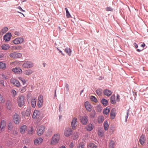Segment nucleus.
Listing matches in <instances>:
<instances>
[{
	"mask_svg": "<svg viewBox=\"0 0 148 148\" xmlns=\"http://www.w3.org/2000/svg\"><path fill=\"white\" fill-rule=\"evenodd\" d=\"M60 139V135L58 134H55L52 137L50 144L51 145H55L57 144Z\"/></svg>",
	"mask_w": 148,
	"mask_h": 148,
	"instance_id": "f257e3e1",
	"label": "nucleus"
},
{
	"mask_svg": "<svg viewBox=\"0 0 148 148\" xmlns=\"http://www.w3.org/2000/svg\"><path fill=\"white\" fill-rule=\"evenodd\" d=\"M25 98L24 96H20L18 97V106L21 107L23 106L25 103Z\"/></svg>",
	"mask_w": 148,
	"mask_h": 148,
	"instance_id": "f03ea898",
	"label": "nucleus"
},
{
	"mask_svg": "<svg viewBox=\"0 0 148 148\" xmlns=\"http://www.w3.org/2000/svg\"><path fill=\"white\" fill-rule=\"evenodd\" d=\"M22 56V55L21 53L16 52H14L10 54V56L13 58H20Z\"/></svg>",
	"mask_w": 148,
	"mask_h": 148,
	"instance_id": "7ed1b4c3",
	"label": "nucleus"
},
{
	"mask_svg": "<svg viewBox=\"0 0 148 148\" xmlns=\"http://www.w3.org/2000/svg\"><path fill=\"white\" fill-rule=\"evenodd\" d=\"M45 130V127L44 126L41 125L39 127L37 130V132L38 136L42 135L44 133Z\"/></svg>",
	"mask_w": 148,
	"mask_h": 148,
	"instance_id": "20e7f679",
	"label": "nucleus"
},
{
	"mask_svg": "<svg viewBox=\"0 0 148 148\" xmlns=\"http://www.w3.org/2000/svg\"><path fill=\"white\" fill-rule=\"evenodd\" d=\"M31 111L29 109H27L26 110V112L23 111L22 112L21 114L23 117H24L26 119H27L29 118V116L30 115Z\"/></svg>",
	"mask_w": 148,
	"mask_h": 148,
	"instance_id": "39448f33",
	"label": "nucleus"
},
{
	"mask_svg": "<svg viewBox=\"0 0 148 148\" xmlns=\"http://www.w3.org/2000/svg\"><path fill=\"white\" fill-rule=\"evenodd\" d=\"M24 41V40L23 38H18L13 41V42L16 45L21 44Z\"/></svg>",
	"mask_w": 148,
	"mask_h": 148,
	"instance_id": "423d86ee",
	"label": "nucleus"
},
{
	"mask_svg": "<svg viewBox=\"0 0 148 148\" xmlns=\"http://www.w3.org/2000/svg\"><path fill=\"white\" fill-rule=\"evenodd\" d=\"M40 112L38 110L34 111L32 115V118L34 119H39L40 117Z\"/></svg>",
	"mask_w": 148,
	"mask_h": 148,
	"instance_id": "0eeeda50",
	"label": "nucleus"
},
{
	"mask_svg": "<svg viewBox=\"0 0 148 148\" xmlns=\"http://www.w3.org/2000/svg\"><path fill=\"white\" fill-rule=\"evenodd\" d=\"M22 66L23 67L29 68L33 66V64L30 61H25L24 62Z\"/></svg>",
	"mask_w": 148,
	"mask_h": 148,
	"instance_id": "6e6552de",
	"label": "nucleus"
},
{
	"mask_svg": "<svg viewBox=\"0 0 148 148\" xmlns=\"http://www.w3.org/2000/svg\"><path fill=\"white\" fill-rule=\"evenodd\" d=\"M72 130L71 128H67L64 132V135L66 137L71 136L72 133Z\"/></svg>",
	"mask_w": 148,
	"mask_h": 148,
	"instance_id": "1a4fd4ad",
	"label": "nucleus"
},
{
	"mask_svg": "<svg viewBox=\"0 0 148 148\" xmlns=\"http://www.w3.org/2000/svg\"><path fill=\"white\" fill-rule=\"evenodd\" d=\"M10 83L17 87H19L20 86V84L19 81L14 78L11 79Z\"/></svg>",
	"mask_w": 148,
	"mask_h": 148,
	"instance_id": "9d476101",
	"label": "nucleus"
},
{
	"mask_svg": "<svg viewBox=\"0 0 148 148\" xmlns=\"http://www.w3.org/2000/svg\"><path fill=\"white\" fill-rule=\"evenodd\" d=\"M19 115L17 114H15L13 117V120L14 122L16 124H18L19 123Z\"/></svg>",
	"mask_w": 148,
	"mask_h": 148,
	"instance_id": "9b49d317",
	"label": "nucleus"
},
{
	"mask_svg": "<svg viewBox=\"0 0 148 148\" xmlns=\"http://www.w3.org/2000/svg\"><path fill=\"white\" fill-rule=\"evenodd\" d=\"M85 106L86 110L89 112H90L92 110L91 105L88 101L84 103Z\"/></svg>",
	"mask_w": 148,
	"mask_h": 148,
	"instance_id": "f8f14e48",
	"label": "nucleus"
},
{
	"mask_svg": "<svg viewBox=\"0 0 148 148\" xmlns=\"http://www.w3.org/2000/svg\"><path fill=\"white\" fill-rule=\"evenodd\" d=\"M77 122V119L76 117L73 118L71 123V125L72 128L73 129H75L76 128V123Z\"/></svg>",
	"mask_w": 148,
	"mask_h": 148,
	"instance_id": "ddd939ff",
	"label": "nucleus"
},
{
	"mask_svg": "<svg viewBox=\"0 0 148 148\" xmlns=\"http://www.w3.org/2000/svg\"><path fill=\"white\" fill-rule=\"evenodd\" d=\"M11 37V34L10 33H7L4 36V39L5 41H9Z\"/></svg>",
	"mask_w": 148,
	"mask_h": 148,
	"instance_id": "4468645a",
	"label": "nucleus"
},
{
	"mask_svg": "<svg viewBox=\"0 0 148 148\" xmlns=\"http://www.w3.org/2000/svg\"><path fill=\"white\" fill-rule=\"evenodd\" d=\"M12 71L15 73L17 74H20L22 72V70L20 68L15 67L12 69Z\"/></svg>",
	"mask_w": 148,
	"mask_h": 148,
	"instance_id": "2eb2a0df",
	"label": "nucleus"
},
{
	"mask_svg": "<svg viewBox=\"0 0 148 148\" xmlns=\"http://www.w3.org/2000/svg\"><path fill=\"white\" fill-rule=\"evenodd\" d=\"M81 122L84 125H86L87 124L88 121L87 116H82L80 119Z\"/></svg>",
	"mask_w": 148,
	"mask_h": 148,
	"instance_id": "dca6fc26",
	"label": "nucleus"
},
{
	"mask_svg": "<svg viewBox=\"0 0 148 148\" xmlns=\"http://www.w3.org/2000/svg\"><path fill=\"white\" fill-rule=\"evenodd\" d=\"M103 93L105 95L108 97L110 96L112 94V92L108 89L105 90L103 91Z\"/></svg>",
	"mask_w": 148,
	"mask_h": 148,
	"instance_id": "f3484780",
	"label": "nucleus"
},
{
	"mask_svg": "<svg viewBox=\"0 0 148 148\" xmlns=\"http://www.w3.org/2000/svg\"><path fill=\"white\" fill-rule=\"evenodd\" d=\"M27 130V127L25 125L22 126L20 128V131L22 134L24 133Z\"/></svg>",
	"mask_w": 148,
	"mask_h": 148,
	"instance_id": "a211bd4d",
	"label": "nucleus"
},
{
	"mask_svg": "<svg viewBox=\"0 0 148 148\" xmlns=\"http://www.w3.org/2000/svg\"><path fill=\"white\" fill-rule=\"evenodd\" d=\"M10 48L9 45L8 44H4L1 46L2 49L4 50H6Z\"/></svg>",
	"mask_w": 148,
	"mask_h": 148,
	"instance_id": "6ab92c4d",
	"label": "nucleus"
},
{
	"mask_svg": "<svg viewBox=\"0 0 148 148\" xmlns=\"http://www.w3.org/2000/svg\"><path fill=\"white\" fill-rule=\"evenodd\" d=\"M43 141V139L41 138H37L34 140V143L35 145H36L41 143Z\"/></svg>",
	"mask_w": 148,
	"mask_h": 148,
	"instance_id": "aec40b11",
	"label": "nucleus"
},
{
	"mask_svg": "<svg viewBox=\"0 0 148 148\" xmlns=\"http://www.w3.org/2000/svg\"><path fill=\"white\" fill-rule=\"evenodd\" d=\"M36 99L35 97L32 98L31 100L32 106L33 108H35L36 106Z\"/></svg>",
	"mask_w": 148,
	"mask_h": 148,
	"instance_id": "412c9836",
	"label": "nucleus"
},
{
	"mask_svg": "<svg viewBox=\"0 0 148 148\" xmlns=\"http://www.w3.org/2000/svg\"><path fill=\"white\" fill-rule=\"evenodd\" d=\"M115 111L114 109H112L110 113V116L112 119H114L115 117Z\"/></svg>",
	"mask_w": 148,
	"mask_h": 148,
	"instance_id": "4be33fe9",
	"label": "nucleus"
},
{
	"mask_svg": "<svg viewBox=\"0 0 148 148\" xmlns=\"http://www.w3.org/2000/svg\"><path fill=\"white\" fill-rule=\"evenodd\" d=\"M93 128V126L92 124H89L87 125L86 127V129L88 131H91Z\"/></svg>",
	"mask_w": 148,
	"mask_h": 148,
	"instance_id": "5701e85b",
	"label": "nucleus"
},
{
	"mask_svg": "<svg viewBox=\"0 0 148 148\" xmlns=\"http://www.w3.org/2000/svg\"><path fill=\"white\" fill-rule=\"evenodd\" d=\"M97 146L93 143L88 144L87 146V148H97Z\"/></svg>",
	"mask_w": 148,
	"mask_h": 148,
	"instance_id": "b1692460",
	"label": "nucleus"
},
{
	"mask_svg": "<svg viewBox=\"0 0 148 148\" xmlns=\"http://www.w3.org/2000/svg\"><path fill=\"white\" fill-rule=\"evenodd\" d=\"M103 126L104 130L106 131L107 130L109 127V124L108 122L107 121H104L103 123Z\"/></svg>",
	"mask_w": 148,
	"mask_h": 148,
	"instance_id": "393cba45",
	"label": "nucleus"
},
{
	"mask_svg": "<svg viewBox=\"0 0 148 148\" xmlns=\"http://www.w3.org/2000/svg\"><path fill=\"white\" fill-rule=\"evenodd\" d=\"M139 141L141 145H143L145 141V136L144 135H142L139 139Z\"/></svg>",
	"mask_w": 148,
	"mask_h": 148,
	"instance_id": "a878e982",
	"label": "nucleus"
},
{
	"mask_svg": "<svg viewBox=\"0 0 148 148\" xmlns=\"http://www.w3.org/2000/svg\"><path fill=\"white\" fill-rule=\"evenodd\" d=\"M79 133L77 132H75L73 135V138L74 140L77 139L79 137Z\"/></svg>",
	"mask_w": 148,
	"mask_h": 148,
	"instance_id": "bb28decb",
	"label": "nucleus"
},
{
	"mask_svg": "<svg viewBox=\"0 0 148 148\" xmlns=\"http://www.w3.org/2000/svg\"><path fill=\"white\" fill-rule=\"evenodd\" d=\"M6 125V122L4 120H2L1 122L0 128L1 130L3 129Z\"/></svg>",
	"mask_w": 148,
	"mask_h": 148,
	"instance_id": "cd10ccee",
	"label": "nucleus"
},
{
	"mask_svg": "<svg viewBox=\"0 0 148 148\" xmlns=\"http://www.w3.org/2000/svg\"><path fill=\"white\" fill-rule=\"evenodd\" d=\"M115 99V97L114 95H113L110 97V101L112 104H114L116 103V101Z\"/></svg>",
	"mask_w": 148,
	"mask_h": 148,
	"instance_id": "c85d7f7f",
	"label": "nucleus"
},
{
	"mask_svg": "<svg viewBox=\"0 0 148 148\" xmlns=\"http://www.w3.org/2000/svg\"><path fill=\"white\" fill-rule=\"evenodd\" d=\"M64 51L69 56H70L71 54V51L70 48L68 47L66 48L65 50Z\"/></svg>",
	"mask_w": 148,
	"mask_h": 148,
	"instance_id": "c756f323",
	"label": "nucleus"
},
{
	"mask_svg": "<svg viewBox=\"0 0 148 148\" xmlns=\"http://www.w3.org/2000/svg\"><path fill=\"white\" fill-rule=\"evenodd\" d=\"M32 73V71L30 69L24 71V74L28 75H31Z\"/></svg>",
	"mask_w": 148,
	"mask_h": 148,
	"instance_id": "7c9ffc66",
	"label": "nucleus"
},
{
	"mask_svg": "<svg viewBox=\"0 0 148 148\" xmlns=\"http://www.w3.org/2000/svg\"><path fill=\"white\" fill-rule=\"evenodd\" d=\"M104 120V117L103 116H99L97 120L99 123H101Z\"/></svg>",
	"mask_w": 148,
	"mask_h": 148,
	"instance_id": "2f4dec72",
	"label": "nucleus"
},
{
	"mask_svg": "<svg viewBox=\"0 0 148 148\" xmlns=\"http://www.w3.org/2000/svg\"><path fill=\"white\" fill-rule=\"evenodd\" d=\"M98 135L99 136L102 137L104 136V131L103 129H100L99 130L98 133Z\"/></svg>",
	"mask_w": 148,
	"mask_h": 148,
	"instance_id": "473e14b6",
	"label": "nucleus"
},
{
	"mask_svg": "<svg viewBox=\"0 0 148 148\" xmlns=\"http://www.w3.org/2000/svg\"><path fill=\"white\" fill-rule=\"evenodd\" d=\"M6 68L5 64L2 62H0V69H3Z\"/></svg>",
	"mask_w": 148,
	"mask_h": 148,
	"instance_id": "72a5a7b5",
	"label": "nucleus"
},
{
	"mask_svg": "<svg viewBox=\"0 0 148 148\" xmlns=\"http://www.w3.org/2000/svg\"><path fill=\"white\" fill-rule=\"evenodd\" d=\"M8 30V28L7 27H5L3 28L0 33L1 34H3L7 32Z\"/></svg>",
	"mask_w": 148,
	"mask_h": 148,
	"instance_id": "f704fd0d",
	"label": "nucleus"
},
{
	"mask_svg": "<svg viewBox=\"0 0 148 148\" xmlns=\"http://www.w3.org/2000/svg\"><path fill=\"white\" fill-rule=\"evenodd\" d=\"M101 102L103 105L104 106H106L108 105V101L105 99H102L101 101Z\"/></svg>",
	"mask_w": 148,
	"mask_h": 148,
	"instance_id": "c9c22d12",
	"label": "nucleus"
},
{
	"mask_svg": "<svg viewBox=\"0 0 148 148\" xmlns=\"http://www.w3.org/2000/svg\"><path fill=\"white\" fill-rule=\"evenodd\" d=\"M114 142L113 140H111L109 144V147L110 148H114Z\"/></svg>",
	"mask_w": 148,
	"mask_h": 148,
	"instance_id": "e433bc0d",
	"label": "nucleus"
},
{
	"mask_svg": "<svg viewBox=\"0 0 148 148\" xmlns=\"http://www.w3.org/2000/svg\"><path fill=\"white\" fill-rule=\"evenodd\" d=\"M110 110L107 107L104 109L103 111V113L105 114H107L110 112Z\"/></svg>",
	"mask_w": 148,
	"mask_h": 148,
	"instance_id": "4c0bfd02",
	"label": "nucleus"
},
{
	"mask_svg": "<svg viewBox=\"0 0 148 148\" xmlns=\"http://www.w3.org/2000/svg\"><path fill=\"white\" fill-rule=\"evenodd\" d=\"M84 144L83 143H80L77 146V148H84Z\"/></svg>",
	"mask_w": 148,
	"mask_h": 148,
	"instance_id": "58836bf2",
	"label": "nucleus"
},
{
	"mask_svg": "<svg viewBox=\"0 0 148 148\" xmlns=\"http://www.w3.org/2000/svg\"><path fill=\"white\" fill-rule=\"evenodd\" d=\"M38 101L43 103V97L41 95H40L38 97Z\"/></svg>",
	"mask_w": 148,
	"mask_h": 148,
	"instance_id": "ea45409f",
	"label": "nucleus"
},
{
	"mask_svg": "<svg viewBox=\"0 0 148 148\" xmlns=\"http://www.w3.org/2000/svg\"><path fill=\"white\" fill-rule=\"evenodd\" d=\"M66 13V16L67 18H69L71 17V15H70L69 11H68L67 8H65Z\"/></svg>",
	"mask_w": 148,
	"mask_h": 148,
	"instance_id": "a19ab883",
	"label": "nucleus"
},
{
	"mask_svg": "<svg viewBox=\"0 0 148 148\" xmlns=\"http://www.w3.org/2000/svg\"><path fill=\"white\" fill-rule=\"evenodd\" d=\"M34 132V130L33 127H31L29 130L28 131V133L29 134H32Z\"/></svg>",
	"mask_w": 148,
	"mask_h": 148,
	"instance_id": "79ce46f5",
	"label": "nucleus"
},
{
	"mask_svg": "<svg viewBox=\"0 0 148 148\" xmlns=\"http://www.w3.org/2000/svg\"><path fill=\"white\" fill-rule=\"evenodd\" d=\"M96 92L98 95H101L102 93V90L98 89L96 90Z\"/></svg>",
	"mask_w": 148,
	"mask_h": 148,
	"instance_id": "37998d69",
	"label": "nucleus"
},
{
	"mask_svg": "<svg viewBox=\"0 0 148 148\" xmlns=\"http://www.w3.org/2000/svg\"><path fill=\"white\" fill-rule=\"evenodd\" d=\"M90 99H91V101H93L95 103L97 102V99L94 96H91L90 97Z\"/></svg>",
	"mask_w": 148,
	"mask_h": 148,
	"instance_id": "c03bdc74",
	"label": "nucleus"
},
{
	"mask_svg": "<svg viewBox=\"0 0 148 148\" xmlns=\"http://www.w3.org/2000/svg\"><path fill=\"white\" fill-rule=\"evenodd\" d=\"M13 125L12 123H10L8 125V129L9 130H11L13 128Z\"/></svg>",
	"mask_w": 148,
	"mask_h": 148,
	"instance_id": "a18cd8bd",
	"label": "nucleus"
},
{
	"mask_svg": "<svg viewBox=\"0 0 148 148\" xmlns=\"http://www.w3.org/2000/svg\"><path fill=\"white\" fill-rule=\"evenodd\" d=\"M102 107L101 105H99L97 106V110L98 112H100L102 110Z\"/></svg>",
	"mask_w": 148,
	"mask_h": 148,
	"instance_id": "49530a36",
	"label": "nucleus"
},
{
	"mask_svg": "<svg viewBox=\"0 0 148 148\" xmlns=\"http://www.w3.org/2000/svg\"><path fill=\"white\" fill-rule=\"evenodd\" d=\"M11 92L12 95L14 97H15L16 94V91L14 90H11Z\"/></svg>",
	"mask_w": 148,
	"mask_h": 148,
	"instance_id": "de8ad7c7",
	"label": "nucleus"
},
{
	"mask_svg": "<svg viewBox=\"0 0 148 148\" xmlns=\"http://www.w3.org/2000/svg\"><path fill=\"white\" fill-rule=\"evenodd\" d=\"M5 102L4 99L3 98L2 96L0 94V103H2Z\"/></svg>",
	"mask_w": 148,
	"mask_h": 148,
	"instance_id": "09e8293b",
	"label": "nucleus"
},
{
	"mask_svg": "<svg viewBox=\"0 0 148 148\" xmlns=\"http://www.w3.org/2000/svg\"><path fill=\"white\" fill-rule=\"evenodd\" d=\"M26 88L25 86L21 88V92H24L26 91Z\"/></svg>",
	"mask_w": 148,
	"mask_h": 148,
	"instance_id": "8fccbe9b",
	"label": "nucleus"
},
{
	"mask_svg": "<svg viewBox=\"0 0 148 148\" xmlns=\"http://www.w3.org/2000/svg\"><path fill=\"white\" fill-rule=\"evenodd\" d=\"M18 79L22 82L23 84H24L25 83L26 80L22 78L21 77H18Z\"/></svg>",
	"mask_w": 148,
	"mask_h": 148,
	"instance_id": "3c124183",
	"label": "nucleus"
},
{
	"mask_svg": "<svg viewBox=\"0 0 148 148\" xmlns=\"http://www.w3.org/2000/svg\"><path fill=\"white\" fill-rule=\"evenodd\" d=\"M0 85L1 87H4L5 85L4 84V81L3 80H0Z\"/></svg>",
	"mask_w": 148,
	"mask_h": 148,
	"instance_id": "603ef678",
	"label": "nucleus"
},
{
	"mask_svg": "<svg viewBox=\"0 0 148 148\" xmlns=\"http://www.w3.org/2000/svg\"><path fill=\"white\" fill-rule=\"evenodd\" d=\"M43 103H42L38 101L37 103V105L39 108H41L42 107Z\"/></svg>",
	"mask_w": 148,
	"mask_h": 148,
	"instance_id": "864d4df0",
	"label": "nucleus"
},
{
	"mask_svg": "<svg viewBox=\"0 0 148 148\" xmlns=\"http://www.w3.org/2000/svg\"><path fill=\"white\" fill-rule=\"evenodd\" d=\"M17 50H21L22 49V47L20 45L17 46Z\"/></svg>",
	"mask_w": 148,
	"mask_h": 148,
	"instance_id": "5fc2aeb1",
	"label": "nucleus"
},
{
	"mask_svg": "<svg viewBox=\"0 0 148 148\" xmlns=\"http://www.w3.org/2000/svg\"><path fill=\"white\" fill-rule=\"evenodd\" d=\"M11 49L12 50H17V46H12L11 47Z\"/></svg>",
	"mask_w": 148,
	"mask_h": 148,
	"instance_id": "6e6d98bb",
	"label": "nucleus"
},
{
	"mask_svg": "<svg viewBox=\"0 0 148 148\" xmlns=\"http://www.w3.org/2000/svg\"><path fill=\"white\" fill-rule=\"evenodd\" d=\"M95 115V111L92 112L91 113V116L93 118Z\"/></svg>",
	"mask_w": 148,
	"mask_h": 148,
	"instance_id": "4d7b16f0",
	"label": "nucleus"
},
{
	"mask_svg": "<svg viewBox=\"0 0 148 148\" xmlns=\"http://www.w3.org/2000/svg\"><path fill=\"white\" fill-rule=\"evenodd\" d=\"M70 148H73L74 147V144L73 143H71L69 145Z\"/></svg>",
	"mask_w": 148,
	"mask_h": 148,
	"instance_id": "13d9d810",
	"label": "nucleus"
},
{
	"mask_svg": "<svg viewBox=\"0 0 148 148\" xmlns=\"http://www.w3.org/2000/svg\"><path fill=\"white\" fill-rule=\"evenodd\" d=\"M117 97V101L119 102L120 101V96L119 95H116Z\"/></svg>",
	"mask_w": 148,
	"mask_h": 148,
	"instance_id": "bf43d9fd",
	"label": "nucleus"
},
{
	"mask_svg": "<svg viewBox=\"0 0 148 148\" xmlns=\"http://www.w3.org/2000/svg\"><path fill=\"white\" fill-rule=\"evenodd\" d=\"M106 10L108 11H111L112 10V9L111 8L108 7L107 8Z\"/></svg>",
	"mask_w": 148,
	"mask_h": 148,
	"instance_id": "052dcab7",
	"label": "nucleus"
},
{
	"mask_svg": "<svg viewBox=\"0 0 148 148\" xmlns=\"http://www.w3.org/2000/svg\"><path fill=\"white\" fill-rule=\"evenodd\" d=\"M17 8H18V9L20 10L21 11H23V12L24 11L21 8L20 6L18 7Z\"/></svg>",
	"mask_w": 148,
	"mask_h": 148,
	"instance_id": "680f3d73",
	"label": "nucleus"
},
{
	"mask_svg": "<svg viewBox=\"0 0 148 148\" xmlns=\"http://www.w3.org/2000/svg\"><path fill=\"white\" fill-rule=\"evenodd\" d=\"M4 54L3 53H1L0 54V58H1L4 56Z\"/></svg>",
	"mask_w": 148,
	"mask_h": 148,
	"instance_id": "e2e57ef3",
	"label": "nucleus"
},
{
	"mask_svg": "<svg viewBox=\"0 0 148 148\" xmlns=\"http://www.w3.org/2000/svg\"><path fill=\"white\" fill-rule=\"evenodd\" d=\"M57 49L58 50V51H59V52H60V53H61L62 55H63V56L64 55L62 53V51H61V50H60L58 48H57Z\"/></svg>",
	"mask_w": 148,
	"mask_h": 148,
	"instance_id": "0e129e2a",
	"label": "nucleus"
},
{
	"mask_svg": "<svg viewBox=\"0 0 148 148\" xmlns=\"http://www.w3.org/2000/svg\"><path fill=\"white\" fill-rule=\"evenodd\" d=\"M134 46L136 48H137L138 47V45L136 44V43H134Z\"/></svg>",
	"mask_w": 148,
	"mask_h": 148,
	"instance_id": "69168bd1",
	"label": "nucleus"
},
{
	"mask_svg": "<svg viewBox=\"0 0 148 148\" xmlns=\"http://www.w3.org/2000/svg\"><path fill=\"white\" fill-rule=\"evenodd\" d=\"M2 75L3 77V79H6V77L5 75L4 74H2Z\"/></svg>",
	"mask_w": 148,
	"mask_h": 148,
	"instance_id": "338daca9",
	"label": "nucleus"
},
{
	"mask_svg": "<svg viewBox=\"0 0 148 148\" xmlns=\"http://www.w3.org/2000/svg\"><path fill=\"white\" fill-rule=\"evenodd\" d=\"M59 148H66V147L62 145L59 147Z\"/></svg>",
	"mask_w": 148,
	"mask_h": 148,
	"instance_id": "774afa93",
	"label": "nucleus"
}]
</instances>
